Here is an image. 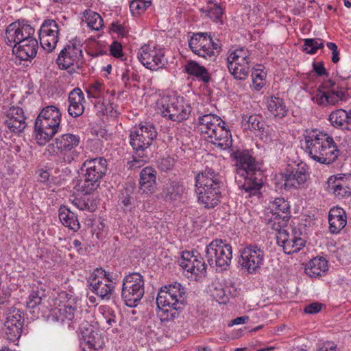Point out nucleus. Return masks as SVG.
<instances>
[{"instance_id": "52", "label": "nucleus", "mask_w": 351, "mask_h": 351, "mask_svg": "<svg viewBox=\"0 0 351 351\" xmlns=\"http://www.w3.org/2000/svg\"><path fill=\"white\" fill-rule=\"evenodd\" d=\"M10 320L13 324L23 326L24 324V315L23 313L19 308L12 307L7 311L6 319Z\"/></svg>"}, {"instance_id": "59", "label": "nucleus", "mask_w": 351, "mask_h": 351, "mask_svg": "<svg viewBox=\"0 0 351 351\" xmlns=\"http://www.w3.org/2000/svg\"><path fill=\"white\" fill-rule=\"evenodd\" d=\"M313 71L315 72L317 76H326L328 77L329 73L324 67L323 62H313L312 64Z\"/></svg>"}, {"instance_id": "17", "label": "nucleus", "mask_w": 351, "mask_h": 351, "mask_svg": "<svg viewBox=\"0 0 351 351\" xmlns=\"http://www.w3.org/2000/svg\"><path fill=\"white\" fill-rule=\"evenodd\" d=\"M178 263L187 272L197 276L206 272V264L202 255L197 251L183 252Z\"/></svg>"}, {"instance_id": "2", "label": "nucleus", "mask_w": 351, "mask_h": 351, "mask_svg": "<svg viewBox=\"0 0 351 351\" xmlns=\"http://www.w3.org/2000/svg\"><path fill=\"white\" fill-rule=\"evenodd\" d=\"M34 32V28L24 20L12 23L6 27L5 42L12 47L16 62L27 61L36 56L38 44L33 37Z\"/></svg>"}, {"instance_id": "26", "label": "nucleus", "mask_w": 351, "mask_h": 351, "mask_svg": "<svg viewBox=\"0 0 351 351\" xmlns=\"http://www.w3.org/2000/svg\"><path fill=\"white\" fill-rule=\"evenodd\" d=\"M185 193L186 189L183 184L178 180H172L164 186L161 196L166 202L178 203L184 199Z\"/></svg>"}, {"instance_id": "43", "label": "nucleus", "mask_w": 351, "mask_h": 351, "mask_svg": "<svg viewBox=\"0 0 351 351\" xmlns=\"http://www.w3.org/2000/svg\"><path fill=\"white\" fill-rule=\"evenodd\" d=\"M179 300L171 298V295L167 293V291L162 287L159 291L157 298L156 305L157 308L167 307V306H176L178 308H181L180 303L178 302Z\"/></svg>"}, {"instance_id": "11", "label": "nucleus", "mask_w": 351, "mask_h": 351, "mask_svg": "<svg viewBox=\"0 0 351 351\" xmlns=\"http://www.w3.org/2000/svg\"><path fill=\"white\" fill-rule=\"evenodd\" d=\"M191 104L183 97L168 96L162 99L161 114L173 121L186 120L191 112Z\"/></svg>"}, {"instance_id": "49", "label": "nucleus", "mask_w": 351, "mask_h": 351, "mask_svg": "<svg viewBox=\"0 0 351 351\" xmlns=\"http://www.w3.org/2000/svg\"><path fill=\"white\" fill-rule=\"evenodd\" d=\"M86 92L88 98H104L106 93L105 85L98 81L94 82L86 86Z\"/></svg>"}, {"instance_id": "39", "label": "nucleus", "mask_w": 351, "mask_h": 351, "mask_svg": "<svg viewBox=\"0 0 351 351\" xmlns=\"http://www.w3.org/2000/svg\"><path fill=\"white\" fill-rule=\"evenodd\" d=\"M241 126L244 130H261L263 129L262 119L257 114H243Z\"/></svg>"}, {"instance_id": "6", "label": "nucleus", "mask_w": 351, "mask_h": 351, "mask_svg": "<svg viewBox=\"0 0 351 351\" xmlns=\"http://www.w3.org/2000/svg\"><path fill=\"white\" fill-rule=\"evenodd\" d=\"M107 165V160L103 157L84 161L81 167L82 178L78 183L79 190L86 194L96 190L106 173Z\"/></svg>"}, {"instance_id": "25", "label": "nucleus", "mask_w": 351, "mask_h": 351, "mask_svg": "<svg viewBox=\"0 0 351 351\" xmlns=\"http://www.w3.org/2000/svg\"><path fill=\"white\" fill-rule=\"evenodd\" d=\"M5 123L14 133H20L23 131L27 123L23 109L15 106L10 108Z\"/></svg>"}, {"instance_id": "4", "label": "nucleus", "mask_w": 351, "mask_h": 351, "mask_svg": "<svg viewBox=\"0 0 351 351\" xmlns=\"http://www.w3.org/2000/svg\"><path fill=\"white\" fill-rule=\"evenodd\" d=\"M195 187L198 202L206 208H213L222 197L223 177L213 168L206 167L195 176Z\"/></svg>"}, {"instance_id": "16", "label": "nucleus", "mask_w": 351, "mask_h": 351, "mask_svg": "<svg viewBox=\"0 0 351 351\" xmlns=\"http://www.w3.org/2000/svg\"><path fill=\"white\" fill-rule=\"evenodd\" d=\"M264 259L263 249L256 245H250L241 250L239 263L250 274H254L263 265Z\"/></svg>"}, {"instance_id": "24", "label": "nucleus", "mask_w": 351, "mask_h": 351, "mask_svg": "<svg viewBox=\"0 0 351 351\" xmlns=\"http://www.w3.org/2000/svg\"><path fill=\"white\" fill-rule=\"evenodd\" d=\"M328 120L333 128L351 132V108L348 110L336 109L329 114Z\"/></svg>"}, {"instance_id": "64", "label": "nucleus", "mask_w": 351, "mask_h": 351, "mask_svg": "<svg viewBox=\"0 0 351 351\" xmlns=\"http://www.w3.org/2000/svg\"><path fill=\"white\" fill-rule=\"evenodd\" d=\"M322 304L318 302H313L305 306L304 311L307 314H315L320 311Z\"/></svg>"}, {"instance_id": "21", "label": "nucleus", "mask_w": 351, "mask_h": 351, "mask_svg": "<svg viewBox=\"0 0 351 351\" xmlns=\"http://www.w3.org/2000/svg\"><path fill=\"white\" fill-rule=\"evenodd\" d=\"M75 310L71 306L58 304L49 310L47 316L49 324L57 323L58 324H67L69 327L74 328L73 324L76 322L77 318L75 315Z\"/></svg>"}, {"instance_id": "53", "label": "nucleus", "mask_w": 351, "mask_h": 351, "mask_svg": "<svg viewBox=\"0 0 351 351\" xmlns=\"http://www.w3.org/2000/svg\"><path fill=\"white\" fill-rule=\"evenodd\" d=\"M266 73L261 69H255L252 71L254 87L256 90H260L265 84Z\"/></svg>"}, {"instance_id": "23", "label": "nucleus", "mask_w": 351, "mask_h": 351, "mask_svg": "<svg viewBox=\"0 0 351 351\" xmlns=\"http://www.w3.org/2000/svg\"><path fill=\"white\" fill-rule=\"evenodd\" d=\"M61 121V112L55 106H45V141L53 138L58 132Z\"/></svg>"}, {"instance_id": "13", "label": "nucleus", "mask_w": 351, "mask_h": 351, "mask_svg": "<svg viewBox=\"0 0 351 351\" xmlns=\"http://www.w3.org/2000/svg\"><path fill=\"white\" fill-rule=\"evenodd\" d=\"M269 212L265 221L267 226L273 230H280L287 226L290 219V204L282 197L275 198L269 204Z\"/></svg>"}, {"instance_id": "33", "label": "nucleus", "mask_w": 351, "mask_h": 351, "mask_svg": "<svg viewBox=\"0 0 351 351\" xmlns=\"http://www.w3.org/2000/svg\"><path fill=\"white\" fill-rule=\"evenodd\" d=\"M221 123L224 124V121L216 114H204L198 118V130L202 134L208 136L212 130Z\"/></svg>"}, {"instance_id": "3", "label": "nucleus", "mask_w": 351, "mask_h": 351, "mask_svg": "<svg viewBox=\"0 0 351 351\" xmlns=\"http://www.w3.org/2000/svg\"><path fill=\"white\" fill-rule=\"evenodd\" d=\"M304 137L305 152L320 164L330 165L340 154L334 138L326 132L317 130H306Z\"/></svg>"}, {"instance_id": "46", "label": "nucleus", "mask_w": 351, "mask_h": 351, "mask_svg": "<svg viewBox=\"0 0 351 351\" xmlns=\"http://www.w3.org/2000/svg\"><path fill=\"white\" fill-rule=\"evenodd\" d=\"M44 112V108L40 110V112L38 115L35 123H34V130L33 132V138L36 143L40 146L44 145V124H43V119L44 115L43 113Z\"/></svg>"}, {"instance_id": "60", "label": "nucleus", "mask_w": 351, "mask_h": 351, "mask_svg": "<svg viewBox=\"0 0 351 351\" xmlns=\"http://www.w3.org/2000/svg\"><path fill=\"white\" fill-rule=\"evenodd\" d=\"M110 54L115 58L123 56L122 45L117 41H114L110 46Z\"/></svg>"}, {"instance_id": "18", "label": "nucleus", "mask_w": 351, "mask_h": 351, "mask_svg": "<svg viewBox=\"0 0 351 351\" xmlns=\"http://www.w3.org/2000/svg\"><path fill=\"white\" fill-rule=\"evenodd\" d=\"M60 152L64 155V160L68 163L78 160L81 152L76 149L80 143L81 138L77 134L67 133L58 138Z\"/></svg>"}, {"instance_id": "8", "label": "nucleus", "mask_w": 351, "mask_h": 351, "mask_svg": "<svg viewBox=\"0 0 351 351\" xmlns=\"http://www.w3.org/2000/svg\"><path fill=\"white\" fill-rule=\"evenodd\" d=\"M145 294L144 277L138 272L130 273L122 280L121 296L129 307L136 306Z\"/></svg>"}, {"instance_id": "27", "label": "nucleus", "mask_w": 351, "mask_h": 351, "mask_svg": "<svg viewBox=\"0 0 351 351\" xmlns=\"http://www.w3.org/2000/svg\"><path fill=\"white\" fill-rule=\"evenodd\" d=\"M84 341L83 351H100L103 342L99 335L93 330L91 325L84 327L81 331Z\"/></svg>"}, {"instance_id": "35", "label": "nucleus", "mask_w": 351, "mask_h": 351, "mask_svg": "<svg viewBox=\"0 0 351 351\" xmlns=\"http://www.w3.org/2000/svg\"><path fill=\"white\" fill-rule=\"evenodd\" d=\"M266 104L268 111L278 119H282L287 114L288 109L284 100L279 97L271 96L267 98Z\"/></svg>"}, {"instance_id": "19", "label": "nucleus", "mask_w": 351, "mask_h": 351, "mask_svg": "<svg viewBox=\"0 0 351 351\" xmlns=\"http://www.w3.org/2000/svg\"><path fill=\"white\" fill-rule=\"evenodd\" d=\"M81 47L82 45L80 42L70 41L61 51L57 58V63L59 66L67 69L80 62L83 57Z\"/></svg>"}, {"instance_id": "31", "label": "nucleus", "mask_w": 351, "mask_h": 351, "mask_svg": "<svg viewBox=\"0 0 351 351\" xmlns=\"http://www.w3.org/2000/svg\"><path fill=\"white\" fill-rule=\"evenodd\" d=\"M140 190L143 193H153L156 184V171L152 167H145L140 173Z\"/></svg>"}, {"instance_id": "7", "label": "nucleus", "mask_w": 351, "mask_h": 351, "mask_svg": "<svg viewBox=\"0 0 351 351\" xmlns=\"http://www.w3.org/2000/svg\"><path fill=\"white\" fill-rule=\"evenodd\" d=\"M157 136L156 128L152 123L141 122L130 132V143L135 153L143 158Z\"/></svg>"}, {"instance_id": "57", "label": "nucleus", "mask_w": 351, "mask_h": 351, "mask_svg": "<svg viewBox=\"0 0 351 351\" xmlns=\"http://www.w3.org/2000/svg\"><path fill=\"white\" fill-rule=\"evenodd\" d=\"M148 154V151L147 152V154ZM136 156H133V159L131 161L128 162L129 167L131 169H138L141 167L143 166L146 162L147 160L145 158H147V155L145 157H141L138 154L135 153Z\"/></svg>"}, {"instance_id": "30", "label": "nucleus", "mask_w": 351, "mask_h": 351, "mask_svg": "<svg viewBox=\"0 0 351 351\" xmlns=\"http://www.w3.org/2000/svg\"><path fill=\"white\" fill-rule=\"evenodd\" d=\"M43 296L44 291L37 290L36 291H33L28 297L26 302V307L32 315L31 318L33 319L44 317L43 305L42 304Z\"/></svg>"}, {"instance_id": "37", "label": "nucleus", "mask_w": 351, "mask_h": 351, "mask_svg": "<svg viewBox=\"0 0 351 351\" xmlns=\"http://www.w3.org/2000/svg\"><path fill=\"white\" fill-rule=\"evenodd\" d=\"M59 219L64 226L71 230L77 231L80 228L76 215L65 206L60 207Z\"/></svg>"}, {"instance_id": "45", "label": "nucleus", "mask_w": 351, "mask_h": 351, "mask_svg": "<svg viewBox=\"0 0 351 351\" xmlns=\"http://www.w3.org/2000/svg\"><path fill=\"white\" fill-rule=\"evenodd\" d=\"M4 330L5 336L10 341H15L19 339L21 335L23 326L13 324L10 320H5L4 324Z\"/></svg>"}, {"instance_id": "36", "label": "nucleus", "mask_w": 351, "mask_h": 351, "mask_svg": "<svg viewBox=\"0 0 351 351\" xmlns=\"http://www.w3.org/2000/svg\"><path fill=\"white\" fill-rule=\"evenodd\" d=\"M186 73L195 76L199 81L208 83L210 80V75L208 70L194 60H189L185 65Z\"/></svg>"}, {"instance_id": "48", "label": "nucleus", "mask_w": 351, "mask_h": 351, "mask_svg": "<svg viewBox=\"0 0 351 351\" xmlns=\"http://www.w3.org/2000/svg\"><path fill=\"white\" fill-rule=\"evenodd\" d=\"M82 197H75L73 200V204L81 210H88L93 212L95 210L97 206L93 198L87 196L86 193Z\"/></svg>"}, {"instance_id": "22", "label": "nucleus", "mask_w": 351, "mask_h": 351, "mask_svg": "<svg viewBox=\"0 0 351 351\" xmlns=\"http://www.w3.org/2000/svg\"><path fill=\"white\" fill-rule=\"evenodd\" d=\"M210 142L221 150H226L231 147L232 144V134L227 128L226 123H221L212 130L208 136Z\"/></svg>"}, {"instance_id": "10", "label": "nucleus", "mask_w": 351, "mask_h": 351, "mask_svg": "<svg viewBox=\"0 0 351 351\" xmlns=\"http://www.w3.org/2000/svg\"><path fill=\"white\" fill-rule=\"evenodd\" d=\"M189 46L195 54L210 61L214 60L221 50L219 41L215 42L207 32L194 34L189 40Z\"/></svg>"}, {"instance_id": "42", "label": "nucleus", "mask_w": 351, "mask_h": 351, "mask_svg": "<svg viewBox=\"0 0 351 351\" xmlns=\"http://www.w3.org/2000/svg\"><path fill=\"white\" fill-rule=\"evenodd\" d=\"M82 20L87 23L90 28L96 31H99L104 26L101 16L90 10L84 12Z\"/></svg>"}, {"instance_id": "54", "label": "nucleus", "mask_w": 351, "mask_h": 351, "mask_svg": "<svg viewBox=\"0 0 351 351\" xmlns=\"http://www.w3.org/2000/svg\"><path fill=\"white\" fill-rule=\"evenodd\" d=\"M133 198L130 195L128 189H125L121 193L119 196V202L122 205V208L124 210L131 211L132 206Z\"/></svg>"}, {"instance_id": "51", "label": "nucleus", "mask_w": 351, "mask_h": 351, "mask_svg": "<svg viewBox=\"0 0 351 351\" xmlns=\"http://www.w3.org/2000/svg\"><path fill=\"white\" fill-rule=\"evenodd\" d=\"M152 1L132 0L130 4V9L132 14L139 15L152 5Z\"/></svg>"}, {"instance_id": "38", "label": "nucleus", "mask_w": 351, "mask_h": 351, "mask_svg": "<svg viewBox=\"0 0 351 351\" xmlns=\"http://www.w3.org/2000/svg\"><path fill=\"white\" fill-rule=\"evenodd\" d=\"M251 53L247 48L241 47L232 51L227 58V63L232 64H251Z\"/></svg>"}, {"instance_id": "34", "label": "nucleus", "mask_w": 351, "mask_h": 351, "mask_svg": "<svg viewBox=\"0 0 351 351\" xmlns=\"http://www.w3.org/2000/svg\"><path fill=\"white\" fill-rule=\"evenodd\" d=\"M59 28L56 22L52 19H45V50L51 51L56 46L58 40Z\"/></svg>"}, {"instance_id": "56", "label": "nucleus", "mask_w": 351, "mask_h": 351, "mask_svg": "<svg viewBox=\"0 0 351 351\" xmlns=\"http://www.w3.org/2000/svg\"><path fill=\"white\" fill-rule=\"evenodd\" d=\"M175 165L174 159L172 157L167 156L160 158L158 160V167L161 171H167L171 169Z\"/></svg>"}, {"instance_id": "5", "label": "nucleus", "mask_w": 351, "mask_h": 351, "mask_svg": "<svg viewBox=\"0 0 351 351\" xmlns=\"http://www.w3.org/2000/svg\"><path fill=\"white\" fill-rule=\"evenodd\" d=\"M350 75H343L337 71V76L333 80H328L323 82L313 97V100L319 106H335L339 101H345L351 97L348 93L350 86L346 82Z\"/></svg>"}, {"instance_id": "47", "label": "nucleus", "mask_w": 351, "mask_h": 351, "mask_svg": "<svg viewBox=\"0 0 351 351\" xmlns=\"http://www.w3.org/2000/svg\"><path fill=\"white\" fill-rule=\"evenodd\" d=\"M182 308H178L176 306H167L157 308V316L161 322H169L178 317L180 311Z\"/></svg>"}, {"instance_id": "55", "label": "nucleus", "mask_w": 351, "mask_h": 351, "mask_svg": "<svg viewBox=\"0 0 351 351\" xmlns=\"http://www.w3.org/2000/svg\"><path fill=\"white\" fill-rule=\"evenodd\" d=\"M223 14V8L218 3H211L208 8V15L213 20H219Z\"/></svg>"}, {"instance_id": "29", "label": "nucleus", "mask_w": 351, "mask_h": 351, "mask_svg": "<svg viewBox=\"0 0 351 351\" xmlns=\"http://www.w3.org/2000/svg\"><path fill=\"white\" fill-rule=\"evenodd\" d=\"M329 231L332 234L339 233L346 225V214L340 207L332 208L328 214Z\"/></svg>"}, {"instance_id": "32", "label": "nucleus", "mask_w": 351, "mask_h": 351, "mask_svg": "<svg viewBox=\"0 0 351 351\" xmlns=\"http://www.w3.org/2000/svg\"><path fill=\"white\" fill-rule=\"evenodd\" d=\"M328 269V261L326 258L319 256L311 259L305 266V273L311 278L322 276Z\"/></svg>"}, {"instance_id": "63", "label": "nucleus", "mask_w": 351, "mask_h": 351, "mask_svg": "<svg viewBox=\"0 0 351 351\" xmlns=\"http://www.w3.org/2000/svg\"><path fill=\"white\" fill-rule=\"evenodd\" d=\"M326 46L332 51V62L337 63L339 61V51L337 49V45L332 42H328Z\"/></svg>"}, {"instance_id": "40", "label": "nucleus", "mask_w": 351, "mask_h": 351, "mask_svg": "<svg viewBox=\"0 0 351 351\" xmlns=\"http://www.w3.org/2000/svg\"><path fill=\"white\" fill-rule=\"evenodd\" d=\"M228 68L235 79L242 81L245 80L252 71L251 64H232V63H229Z\"/></svg>"}, {"instance_id": "62", "label": "nucleus", "mask_w": 351, "mask_h": 351, "mask_svg": "<svg viewBox=\"0 0 351 351\" xmlns=\"http://www.w3.org/2000/svg\"><path fill=\"white\" fill-rule=\"evenodd\" d=\"M58 138H56L54 143H50L45 148V153L47 152L50 156H54L60 152V147L58 143Z\"/></svg>"}, {"instance_id": "41", "label": "nucleus", "mask_w": 351, "mask_h": 351, "mask_svg": "<svg viewBox=\"0 0 351 351\" xmlns=\"http://www.w3.org/2000/svg\"><path fill=\"white\" fill-rule=\"evenodd\" d=\"M274 230L278 232L276 236L278 245L283 248L285 253L290 254L292 250L291 244L294 234H289L287 230H285L284 228Z\"/></svg>"}, {"instance_id": "15", "label": "nucleus", "mask_w": 351, "mask_h": 351, "mask_svg": "<svg viewBox=\"0 0 351 351\" xmlns=\"http://www.w3.org/2000/svg\"><path fill=\"white\" fill-rule=\"evenodd\" d=\"M308 176L306 164L289 165L282 177L285 188L291 190L305 187Z\"/></svg>"}, {"instance_id": "9", "label": "nucleus", "mask_w": 351, "mask_h": 351, "mask_svg": "<svg viewBox=\"0 0 351 351\" xmlns=\"http://www.w3.org/2000/svg\"><path fill=\"white\" fill-rule=\"evenodd\" d=\"M205 258L211 267L226 270L232 258V250L230 244L221 239L212 241L206 247Z\"/></svg>"}, {"instance_id": "50", "label": "nucleus", "mask_w": 351, "mask_h": 351, "mask_svg": "<svg viewBox=\"0 0 351 351\" xmlns=\"http://www.w3.org/2000/svg\"><path fill=\"white\" fill-rule=\"evenodd\" d=\"M303 41L302 51L308 54H315L318 49L324 48V42L321 38H305Z\"/></svg>"}, {"instance_id": "44", "label": "nucleus", "mask_w": 351, "mask_h": 351, "mask_svg": "<svg viewBox=\"0 0 351 351\" xmlns=\"http://www.w3.org/2000/svg\"><path fill=\"white\" fill-rule=\"evenodd\" d=\"M165 289L167 291V293H169V295H171V298L173 299V300H179L178 302L180 303V307L183 308L186 298V291L181 284L176 282L173 285L165 287Z\"/></svg>"}, {"instance_id": "12", "label": "nucleus", "mask_w": 351, "mask_h": 351, "mask_svg": "<svg viewBox=\"0 0 351 351\" xmlns=\"http://www.w3.org/2000/svg\"><path fill=\"white\" fill-rule=\"evenodd\" d=\"M89 289L101 300L109 301L114 292L112 274L102 268L95 269L89 280Z\"/></svg>"}, {"instance_id": "28", "label": "nucleus", "mask_w": 351, "mask_h": 351, "mask_svg": "<svg viewBox=\"0 0 351 351\" xmlns=\"http://www.w3.org/2000/svg\"><path fill=\"white\" fill-rule=\"evenodd\" d=\"M68 112L72 117L81 116L84 111V95L80 88L73 89L69 95Z\"/></svg>"}, {"instance_id": "14", "label": "nucleus", "mask_w": 351, "mask_h": 351, "mask_svg": "<svg viewBox=\"0 0 351 351\" xmlns=\"http://www.w3.org/2000/svg\"><path fill=\"white\" fill-rule=\"evenodd\" d=\"M137 58L145 68L151 71L163 69L167 62L163 49L145 44L139 49Z\"/></svg>"}, {"instance_id": "20", "label": "nucleus", "mask_w": 351, "mask_h": 351, "mask_svg": "<svg viewBox=\"0 0 351 351\" xmlns=\"http://www.w3.org/2000/svg\"><path fill=\"white\" fill-rule=\"evenodd\" d=\"M328 190L337 198L344 199L351 195V175L337 174L328 180Z\"/></svg>"}, {"instance_id": "1", "label": "nucleus", "mask_w": 351, "mask_h": 351, "mask_svg": "<svg viewBox=\"0 0 351 351\" xmlns=\"http://www.w3.org/2000/svg\"><path fill=\"white\" fill-rule=\"evenodd\" d=\"M234 160L235 182L243 193L257 194L263 184L261 165L248 150H237L230 154Z\"/></svg>"}, {"instance_id": "58", "label": "nucleus", "mask_w": 351, "mask_h": 351, "mask_svg": "<svg viewBox=\"0 0 351 351\" xmlns=\"http://www.w3.org/2000/svg\"><path fill=\"white\" fill-rule=\"evenodd\" d=\"M305 245V241L294 234L290 254L299 252Z\"/></svg>"}, {"instance_id": "61", "label": "nucleus", "mask_w": 351, "mask_h": 351, "mask_svg": "<svg viewBox=\"0 0 351 351\" xmlns=\"http://www.w3.org/2000/svg\"><path fill=\"white\" fill-rule=\"evenodd\" d=\"M103 315L109 326H112L116 323V315L114 312L109 308L105 307L104 308Z\"/></svg>"}]
</instances>
